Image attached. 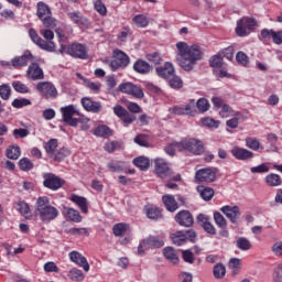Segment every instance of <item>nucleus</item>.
I'll return each instance as SVG.
<instances>
[{"instance_id":"obj_52","label":"nucleus","mask_w":282,"mask_h":282,"mask_svg":"<svg viewBox=\"0 0 282 282\" xmlns=\"http://www.w3.org/2000/svg\"><path fill=\"white\" fill-rule=\"evenodd\" d=\"M12 95V88L9 85L3 84L0 86V98L2 100H10V96Z\"/></svg>"},{"instance_id":"obj_60","label":"nucleus","mask_w":282,"mask_h":282,"mask_svg":"<svg viewBox=\"0 0 282 282\" xmlns=\"http://www.w3.org/2000/svg\"><path fill=\"white\" fill-rule=\"evenodd\" d=\"M131 36V29L126 28L123 29L119 35H118V41L119 43H127V39Z\"/></svg>"},{"instance_id":"obj_58","label":"nucleus","mask_w":282,"mask_h":282,"mask_svg":"<svg viewBox=\"0 0 282 282\" xmlns=\"http://www.w3.org/2000/svg\"><path fill=\"white\" fill-rule=\"evenodd\" d=\"M236 61H237V63H239V65H243L245 67L249 63L248 55L241 51H239L236 54Z\"/></svg>"},{"instance_id":"obj_11","label":"nucleus","mask_w":282,"mask_h":282,"mask_svg":"<svg viewBox=\"0 0 282 282\" xmlns=\"http://www.w3.org/2000/svg\"><path fill=\"white\" fill-rule=\"evenodd\" d=\"M162 247H164V240L162 238H160L159 236H150L140 242L138 247V253L143 254L144 250Z\"/></svg>"},{"instance_id":"obj_3","label":"nucleus","mask_w":282,"mask_h":282,"mask_svg":"<svg viewBox=\"0 0 282 282\" xmlns=\"http://www.w3.org/2000/svg\"><path fill=\"white\" fill-rule=\"evenodd\" d=\"M40 34L45 39L43 40L41 36H39V33H36V30L30 29L29 30V36L37 45L40 50H44L45 52H55L56 44L54 41V32L52 30L42 29L40 31Z\"/></svg>"},{"instance_id":"obj_34","label":"nucleus","mask_w":282,"mask_h":282,"mask_svg":"<svg viewBox=\"0 0 282 282\" xmlns=\"http://www.w3.org/2000/svg\"><path fill=\"white\" fill-rule=\"evenodd\" d=\"M246 147L248 149H251V151H263V145H261V142L257 138L248 137L246 138Z\"/></svg>"},{"instance_id":"obj_48","label":"nucleus","mask_w":282,"mask_h":282,"mask_svg":"<svg viewBox=\"0 0 282 282\" xmlns=\"http://www.w3.org/2000/svg\"><path fill=\"white\" fill-rule=\"evenodd\" d=\"M12 87L18 94H30V88L19 80L13 82Z\"/></svg>"},{"instance_id":"obj_29","label":"nucleus","mask_w":282,"mask_h":282,"mask_svg":"<svg viewBox=\"0 0 282 282\" xmlns=\"http://www.w3.org/2000/svg\"><path fill=\"white\" fill-rule=\"evenodd\" d=\"M132 164H134L137 169H140V171H149L151 166V161L149 160V158L138 156L133 159Z\"/></svg>"},{"instance_id":"obj_9","label":"nucleus","mask_w":282,"mask_h":282,"mask_svg":"<svg viewBox=\"0 0 282 282\" xmlns=\"http://www.w3.org/2000/svg\"><path fill=\"white\" fill-rule=\"evenodd\" d=\"M130 63L129 55L120 50H115L113 59L109 63V67L112 72H117V69H124Z\"/></svg>"},{"instance_id":"obj_19","label":"nucleus","mask_w":282,"mask_h":282,"mask_svg":"<svg viewBox=\"0 0 282 282\" xmlns=\"http://www.w3.org/2000/svg\"><path fill=\"white\" fill-rule=\"evenodd\" d=\"M68 257L73 263L83 268L84 272H89V262H87V258H85L80 252L72 251L68 253Z\"/></svg>"},{"instance_id":"obj_45","label":"nucleus","mask_w":282,"mask_h":282,"mask_svg":"<svg viewBox=\"0 0 282 282\" xmlns=\"http://www.w3.org/2000/svg\"><path fill=\"white\" fill-rule=\"evenodd\" d=\"M56 149H58V140L51 139L45 144V151L48 153L50 158H52V154L56 152Z\"/></svg>"},{"instance_id":"obj_42","label":"nucleus","mask_w":282,"mask_h":282,"mask_svg":"<svg viewBox=\"0 0 282 282\" xmlns=\"http://www.w3.org/2000/svg\"><path fill=\"white\" fill-rule=\"evenodd\" d=\"M132 22L137 28H147L149 25V18L144 14H138L132 19Z\"/></svg>"},{"instance_id":"obj_17","label":"nucleus","mask_w":282,"mask_h":282,"mask_svg":"<svg viewBox=\"0 0 282 282\" xmlns=\"http://www.w3.org/2000/svg\"><path fill=\"white\" fill-rule=\"evenodd\" d=\"M223 214L231 221V224H238L239 217H241V212L239 210V206H223L220 208Z\"/></svg>"},{"instance_id":"obj_40","label":"nucleus","mask_w":282,"mask_h":282,"mask_svg":"<svg viewBox=\"0 0 282 282\" xmlns=\"http://www.w3.org/2000/svg\"><path fill=\"white\" fill-rule=\"evenodd\" d=\"M236 246L239 250H250L252 248V243L250 242V240H248V238L245 237H240L236 240Z\"/></svg>"},{"instance_id":"obj_20","label":"nucleus","mask_w":282,"mask_h":282,"mask_svg":"<svg viewBox=\"0 0 282 282\" xmlns=\"http://www.w3.org/2000/svg\"><path fill=\"white\" fill-rule=\"evenodd\" d=\"M154 173L161 178L169 177V175H171V167H169V163H166V161L163 159H156Z\"/></svg>"},{"instance_id":"obj_39","label":"nucleus","mask_w":282,"mask_h":282,"mask_svg":"<svg viewBox=\"0 0 282 282\" xmlns=\"http://www.w3.org/2000/svg\"><path fill=\"white\" fill-rule=\"evenodd\" d=\"M108 169L111 171V173H122V171H124V162L111 161L108 163Z\"/></svg>"},{"instance_id":"obj_50","label":"nucleus","mask_w":282,"mask_h":282,"mask_svg":"<svg viewBox=\"0 0 282 282\" xmlns=\"http://www.w3.org/2000/svg\"><path fill=\"white\" fill-rule=\"evenodd\" d=\"M167 80L172 89H182V85H183L182 78H180L178 76H175V73Z\"/></svg>"},{"instance_id":"obj_47","label":"nucleus","mask_w":282,"mask_h":282,"mask_svg":"<svg viewBox=\"0 0 282 282\" xmlns=\"http://www.w3.org/2000/svg\"><path fill=\"white\" fill-rule=\"evenodd\" d=\"M196 108L198 109V111L200 113H206V111H208V109H210V104L208 102V100L206 98H200L196 102Z\"/></svg>"},{"instance_id":"obj_2","label":"nucleus","mask_w":282,"mask_h":282,"mask_svg":"<svg viewBox=\"0 0 282 282\" xmlns=\"http://www.w3.org/2000/svg\"><path fill=\"white\" fill-rule=\"evenodd\" d=\"M35 215L40 217L43 224H50L61 215V212L50 204V198L47 196H42L36 199Z\"/></svg>"},{"instance_id":"obj_54","label":"nucleus","mask_w":282,"mask_h":282,"mask_svg":"<svg viewBox=\"0 0 282 282\" xmlns=\"http://www.w3.org/2000/svg\"><path fill=\"white\" fill-rule=\"evenodd\" d=\"M184 111L185 116H195V113H197V106L194 99L184 106Z\"/></svg>"},{"instance_id":"obj_63","label":"nucleus","mask_w":282,"mask_h":282,"mask_svg":"<svg viewBox=\"0 0 282 282\" xmlns=\"http://www.w3.org/2000/svg\"><path fill=\"white\" fill-rule=\"evenodd\" d=\"M250 171L251 173H268L270 171V167L265 163H262L258 166L251 167Z\"/></svg>"},{"instance_id":"obj_57","label":"nucleus","mask_w":282,"mask_h":282,"mask_svg":"<svg viewBox=\"0 0 282 282\" xmlns=\"http://www.w3.org/2000/svg\"><path fill=\"white\" fill-rule=\"evenodd\" d=\"M209 65L210 67H216V68L221 67V65H224V57H221V54L212 56V58L209 59Z\"/></svg>"},{"instance_id":"obj_55","label":"nucleus","mask_w":282,"mask_h":282,"mask_svg":"<svg viewBox=\"0 0 282 282\" xmlns=\"http://www.w3.org/2000/svg\"><path fill=\"white\" fill-rule=\"evenodd\" d=\"M19 166L21 171H32V169H34V164L28 158L21 159L19 161Z\"/></svg>"},{"instance_id":"obj_14","label":"nucleus","mask_w":282,"mask_h":282,"mask_svg":"<svg viewBox=\"0 0 282 282\" xmlns=\"http://www.w3.org/2000/svg\"><path fill=\"white\" fill-rule=\"evenodd\" d=\"M113 113L117 118L122 120L124 127H129V124H133L135 122V115H131L124 107L117 105L113 107Z\"/></svg>"},{"instance_id":"obj_23","label":"nucleus","mask_w":282,"mask_h":282,"mask_svg":"<svg viewBox=\"0 0 282 282\" xmlns=\"http://www.w3.org/2000/svg\"><path fill=\"white\" fill-rule=\"evenodd\" d=\"M156 74L161 78H165V80H169V78H171L175 74V68H173V64H171V62H166L164 66L156 67Z\"/></svg>"},{"instance_id":"obj_16","label":"nucleus","mask_w":282,"mask_h":282,"mask_svg":"<svg viewBox=\"0 0 282 282\" xmlns=\"http://www.w3.org/2000/svg\"><path fill=\"white\" fill-rule=\"evenodd\" d=\"M175 221L178 226H183L184 228H191L193 224H195V219L193 218V214L188 210H181L175 215Z\"/></svg>"},{"instance_id":"obj_28","label":"nucleus","mask_w":282,"mask_h":282,"mask_svg":"<svg viewBox=\"0 0 282 282\" xmlns=\"http://www.w3.org/2000/svg\"><path fill=\"white\" fill-rule=\"evenodd\" d=\"M93 133L97 138H111V135H113V130H111L109 126L101 124L95 128Z\"/></svg>"},{"instance_id":"obj_51","label":"nucleus","mask_w":282,"mask_h":282,"mask_svg":"<svg viewBox=\"0 0 282 282\" xmlns=\"http://www.w3.org/2000/svg\"><path fill=\"white\" fill-rule=\"evenodd\" d=\"M215 279H224L226 276V265L218 263L214 267Z\"/></svg>"},{"instance_id":"obj_10","label":"nucleus","mask_w":282,"mask_h":282,"mask_svg":"<svg viewBox=\"0 0 282 282\" xmlns=\"http://www.w3.org/2000/svg\"><path fill=\"white\" fill-rule=\"evenodd\" d=\"M61 113L66 124H68L69 127H78V122H80V119H76L74 118V116H79L80 112L76 109V106L68 105L66 107H62Z\"/></svg>"},{"instance_id":"obj_53","label":"nucleus","mask_w":282,"mask_h":282,"mask_svg":"<svg viewBox=\"0 0 282 282\" xmlns=\"http://www.w3.org/2000/svg\"><path fill=\"white\" fill-rule=\"evenodd\" d=\"M30 105H32V101L28 98H15L12 101V107H14L15 109H22V107H28Z\"/></svg>"},{"instance_id":"obj_36","label":"nucleus","mask_w":282,"mask_h":282,"mask_svg":"<svg viewBox=\"0 0 282 282\" xmlns=\"http://www.w3.org/2000/svg\"><path fill=\"white\" fill-rule=\"evenodd\" d=\"M67 155H69V150H67V148H62L59 150H55V152L51 155V158L55 162H61L62 160H65Z\"/></svg>"},{"instance_id":"obj_37","label":"nucleus","mask_w":282,"mask_h":282,"mask_svg":"<svg viewBox=\"0 0 282 282\" xmlns=\"http://www.w3.org/2000/svg\"><path fill=\"white\" fill-rule=\"evenodd\" d=\"M265 182L268 186H281L282 180L279 174L271 173L265 176Z\"/></svg>"},{"instance_id":"obj_33","label":"nucleus","mask_w":282,"mask_h":282,"mask_svg":"<svg viewBox=\"0 0 282 282\" xmlns=\"http://www.w3.org/2000/svg\"><path fill=\"white\" fill-rule=\"evenodd\" d=\"M68 279L75 282L85 281V273L80 269L73 268L68 271Z\"/></svg>"},{"instance_id":"obj_5","label":"nucleus","mask_w":282,"mask_h":282,"mask_svg":"<svg viewBox=\"0 0 282 282\" xmlns=\"http://www.w3.org/2000/svg\"><path fill=\"white\" fill-rule=\"evenodd\" d=\"M217 173H219L217 167L200 169L195 173V181L198 184H213V182H217Z\"/></svg>"},{"instance_id":"obj_27","label":"nucleus","mask_w":282,"mask_h":282,"mask_svg":"<svg viewBox=\"0 0 282 282\" xmlns=\"http://www.w3.org/2000/svg\"><path fill=\"white\" fill-rule=\"evenodd\" d=\"M163 204L170 213H175L180 208L177 205V200H175V197L173 195H164L162 197Z\"/></svg>"},{"instance_id":"obj_43","label":"nucleus","mask_w":282,"mask_h":282,"mask_svg":"<svg viewBox=\"0 0 282 282\" xmlns=\"http://www.w3.org/2000/svg\"><path fill=\"white\" fill-rule=\"evenodd\" d=\"M15 210L21 213L23 215V217H29L30 205H28V203H25L23 200H19L18 203H15Z\"/></svg>"},{"instance_id":"obj_64","label":"nucleus","mask_w":282,"mask_h":282,"mask_svg":"<svg viewBox=\"0 0 282 282\" xmlns=\"http://www.w3.org/2000/svg\"><path fill=\"white\" fill-rule=\"evenodd\" d=\"M273 281L274 282H282V262L274 270Z\"/></svg>"},{"instance_id":"obj_38","label":"nucleus","mask_w":282,"mask_h":282,"mask_svg":"<svg viewBox=\"0 0 282 282\" xmlns=\"http://www.w3.org/2000/svg\"><path fill=\"white\" fill-rule=\"evenodd\" d=\"M7 158L9 160H17L21 158V148L19 145H11L7 149Z\"/></svg>"},{"instance_id":"obj_44","label":"nucleus","mask_w":282,"mask_h":282,"mask_svg":"<svg viewBox=\"0 0 282 282\" xmlns=\"http://www.w3.org/2000/svg\"><path fill=\"white\" fill-rule=\"evenodd\" d=\"M127 228H129V225L124 223H119L112 227V232L115 237H122L124 232H127Z\"/></svg>"},{"instance_id":"obj_13","label":"nucleus","mask_w":282,"mask_h":282,"mask_svg":"<svg viewBox=\"0 0 282 282\" xmlns=\"http://www.w3.org/2000/svg\"><path fill=\"white\" fill-rule=\"evenodd\" d=\"M63 184H65V181L56 176V174H44L43 186H45V188H50V191H58V188H62Z\"/></svg>"},{"instance_id":"obj_41","label":"nucleus","mask_w":282,"mask_h":282,"mask_svg":"<svg viewBox=\"0 0 282 282\" xmlns=\"http://www.w3.org/2000/svg\"><path fill=\"white\" fill-rule=\"evenodd\" d=\"M203 127H206L207 129H219L220 122L210 118V117H205L200 120Z\"/></svg>"},{"instance_id":"obj_4","label":"nucleus","mask_w":282,"mask_h":282,"mask_svg":"<svg viewBox=\"0 0 282 282\" xmlns=\"http://www.w3.org/2000/svg\"><path fill=\"white\" fill-rule=\"evenodd\" d=\"M177 151H188L194 155L204 153V143L197 139H184L175 144Z\"/></svg>"},{"instance_id":"obj_31","label":"nucleus","mask_w":282,"mask_h":282,"mask_svg":"<svg viewBox=\"0 0 282 282\" xmlns=\"http://www.w3.org/2000/svg\"><path fill=\"white\" fill-rule=\"evenodd\" d=\"M163 254L165 259L170 261V263H180V257L177 256V251H175V249H173L172 247H165L163 249Z\"/></svg>"},{"instance_id":"obj_32","label":"nucleus","mask_w":282,"mask_h":282,"mask_svg":"<svg viewBox=\"0 0 282 282\" xmlns=\"http://www.w3.org/2000/svg\"><path fill=\"white\" fill-rule=\"evenodd\" d=\"M64 213L65 216L68 217L70 221H75V224H80V221H83V216H80V213L74 208L65 207Z\"/></svg>"},{"instance_id":"obj_7","label":"nucleus","mask_w":282,"mask_h":282,"mask_svg":"<svg viewBox=\"0 0 282 282\" xmlns=\"http://www.w3.org/2000/svg\"><path fill=\"white\" fill-rule=\"evenodd\" d=\"M258 28L254 18L245 17L237 21L236 34L238 36H248L250 32H254Z\"/></svg>"},{"instance_id":"obj_62","label":"nucleus","mask_w":282,"mask_h":282,"mask_svg":"<svg viewBox=\"0 0 282 282\" xmlns=\"http://www.w3.org/2000/svg\"><path fill=\"white\" fill-rule=\"evenodd\" d=\"M135 144H139V147H149V139L144 134H138L134 138Z\"/></svg>"},{"instance_id":"obj_46","label":"nucleus","mask_w":282,"mask_h":282,"mask_svg":"<svg viewBox=\"0 0 282 282\" xmlns=\"http://www.w3.org/2000/svg\"><path fill=\"white\" fill-rule=\"evenodd\" d=\"M214 221H215L216 226H218V228L224 229V228H226V226H228L226 218L219 212H214Z\"/></svg>"},{"instance_id":"obj_61","label":"nucleus","mask_w":282,"mask_h":282,"mask_svg":"<svg viewBox=\"0 0 282 282\" xmlns=\"http://www.w3.org/2000/svg\"><path fill=\"white\" fill-rule=\"evenodd\" d=\"M28 135H30V131L28 129L20 128L13 130V137L15 140H19V138H28Z\"/></svg>"},{"instance_id":"obj_30","label":"nucleus","mask_w":282,"mask_h":282,"mask_svg":"<svg viewBox=\"0 0 282 282\" xmlns=\"http://www.w3.org/2000/svg\"><path fill=\"white\" fill-rule=\"evenodd\" d=\"M197 191L202 199H204L205 202H210V199L215 197V189H213V187H206L204 185H200L197 187Z\"/></svg>"},{"instance_id":"obj_49","label":"nucleus","mask_w":282,"mask_h":282,"mask_svg":"<svg viewBox=\"0 0 282 282\" xmlns=\"http://www.w3.org/2000/svg\"><path fill=\"white\" fill-rule=\"evenodd\" d=\"M229 268L230 270H232L234 274H239V270H241V259L231 258L229 260Z\"/></svg>"},{"instance_id":"obj_35","label":"nucleus","mask_w":282,"mask_h":282,"mask_svg":"<svg viewBox=\"0 0 282 282\" xmlns=\"http://www.w3.org/2000/svg\"><path fill=\"white\" fill-rule=\"evenodd\" d=\"M171 240L174 246H184L186 242V236L184 235V231H176L171 235Z\"/></svg>"},{"instance_id":"obj_25","label":"nucleus","mask_w":282,"mask_h":282,"mask_svg":"<svg viewBox=\"0 0 282 282\" xmlns=\"http://www.w3.org/2000/svg\"><path fill=\"white\" fill-rule=\"evenodd\" d=\"M70 202L76 204V206L80 208L82 213H85V214L89 213V203L87 202V198L78 195H73L70 197Z\"/></svg>"},{"instance_id":"obj_18","label":"nucleus","mask_w":282,"mask_h":282,"mask_svg":"<svg viewBox=\"0 0 282 282\" xmlns=\"http://www.w3.org/2000/svg\"><path fill=\"white\" fill-rule=\"evenodd\" d=\"M231 155L236 160H240L242 162H248V160H252L254 158V152L240 147H235L231 149Z\"/></svg>"},{"instance_id":"obj_59","label":"nucleus","mask_w":282,"mask_h":282,"mask_svg":"<svg viewBox=\"0 0 282 282\" xmlns=\"http://www.w3.org/2000/svg\"><path fill=\"white\" fill-rule=\"evenodd\" d=\"M274 31L269 29H263L260 33V41H270V39H273Z\"/></svg>"},{"instance_id":"obj_8","label":"nucleus","mask_w":282,"mask_h":282,"mask_svg":"<svg viewBox=\"0 0 282 282\" xmlns=\"http://www.w3.org/2000/svg\"><path fill=\"white\" fill-rule=\"evenodd\" d=\"M36 90L45 100H56L58 98V89L52 84V82H40L36 85Z\"/></svg>"},{"instance_id":"obj_6","label":"nucleus","mask_w":282,"mask_h":282,"mask_svg":"<svg viewBox=\"0 0 282 282\" xmlns=\"http://www.w3.org/2000/svg\"><path fill=\"white\" fill-rule=\"evenodd\" d=\"M37 17L44 28H56V19L52 18V9L45 2L37 3Z\"/></svg>"},{"instance_id":"obj_26","label":"nucleus","mask_w":282,"mask_h":282,"mask_svg":"<svg viewBox=\"0 0 282 282\" xmlns=\"http://www.w3.org/2000/svg\"><path fill=\"white\" fill-rule=\"evenodd\" d=\"M133 69H134V72H137V74H150L151 69H153V67L150 66L147 61L138 59L133 64Z\"/></svg>"},{"instance_id":"obj_21","label":"nucleus","mask_w":282,"mask_h":282,"mask_svg":"<svg viewBox=\"0 0 282 282\" xmlns=\"http://www.w3.org/2000/svg\"><path fill=\"white\" fill-rule=\"evenodd\" d=\"M26 76L31 80H43L45 78V74L43 73V68L39 66L37 63H32L28 70H26Z\"/></svg>"},{"instance_id":"obj_1","label":"nucleus","mask_w":282,"mask_h":282,"mask_svg":"<svg viewBox=\"0 0 282 282\" xmlns=\"http://www.w3.org/2000/svg\"><path fill=\"white\" fill-rule=\"evenodd\" d=\"M176 48V61L184 72L193 70L197 61H202V50L197 45L188 46L186 42H178Z\"/></svg>"},{"instance_id":"obj_15","label":"nucleus","mask_w":282,"mask_h":282,"mask_svg":"<svg viewBox=\"0 0 282 282\" xmlns=\"http://www.w3.org/2000/svg\"><path fill=\"white\" fill-rule=\"evenodd\" d=\"M119 91L122 94H128L129 96H133L134 98H144V91L140 86L134 85L133 83H123L119 85Z\"/></svg>"},{"instance_id":"obj_24","label":"nucleus","mask_w":282,"mask_h":282,"mask_svg":"<svg viewBox=\"0 0 282 282\" xmlns=\"http://www.w3.org/2000/svg\"><path fill=\"white\" fill-rule=\"evenodd\" d=\"M148 219H152L153 221H158V219H162V210L155 207L154 205H147L144 207Z\"/></svg>"},{"instance_id":"obj_56","label":"nucleus","mask_w":282,"mask_h":282,"mask_svg":"<svg viewBox=\"0 0 282 282\" xmlns=\"http://www.w3.org/2000/svg\"><path fill=\"white\" fill-rule=\"evenodd\" d=\"M145 58L153 65H160V63H162V55L159 52L150 53Z\"/></svg>"},{"instance_id":"obj_12","label":"nucleus","mask_w":282,"mask_h":282,"mask_svg":"<svg viewBox=\"0 0 282 282\" xmlns=\"http://www.w3.org/2000/svg\"><path fill=\"white\" fill-rule=\"evenodd\" d=\"M66 54H69V56H73V58H79L80 61H87V58H89L87 48L80 43H73L68 45Z\"/></svg>"},{"instance_id":"obj_22","label":"nucleus","mask_w":282,"mask_h":282,"mask_svg":"<svg viewBox=\"0 0 282 282\" xmlns=\"http://www.w3.org/2000/svg\"><path fill=\"white\" fill-rule=\"evenodd\" d=\"M31 58H32V52L25 51L21 56H15L11 59L12 67H14V69L25 67L28 63H30Z\"/></svg>"}]
</instances>
